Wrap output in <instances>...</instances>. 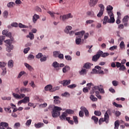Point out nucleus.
Instances as JSON below:
<instances>
[{
	"label": "nucleus",
	"instance_id": "9b49d317",
	"mask_svg": "<svg viewBox=\"0 0 129 129\" xmlns=\"http://www.w3.org/2000/svg\"><path fill=\"white\" fill-rule=\"evenodd\" d=\"M81 109V111H82L83 112H85V116L87 117H88V116H89V112L88 111V110H87V109L84 107V106H81L80 108Z\"/></svg>",
	"mask_w": 129,
	"mask_h": 129
},
{
	"label": "nucleus",
	"instance_id": "6ab92c4d",
	"mask_svg": "<svg viewBox=\"0 0 129 129\" xmlns=\"http://www.w3.org/2000/svg\"><path fill=\"white\" fill-rule=\"evenodd\" d=\"M95 69H98V73H99V74H104V72L101 70V67L99 66H96L95 67Z\"/></svg>",
	"mask_w": 129,
	"mask_h": 129
},
{
	"label": "nucleus",
	"instance_id": "58836bf2",
	"mask_svg": "<svg viewBox=\"0 0 129 129\" xmlns=\"http://www.w3.org/2000/svg\"><path fill=\"white\" fill-rule=\"evenodd\" d=\"M77 85L75 84H73L72 85H70L68 86V88H70V89H73L74 88H75V87H77Z\"/></svg>",
	"mask_w": 129,
	"mask_h": 129
},
{
	"label": "nucleus",
	"instance_id": "338daca9",
	"mask_svg": "<svg viewBox=\"0 0 129 129\" xmlns=\"http://www.w3.org/2000/svg\"><path fill=\"white\" fill-rule=\"evenodd\" d=\"M112 83L113 86H117V84H118L117 81H113L112 82Z\"/></svg>",
	"mask_w": 129,
	"mask_h": 129
},
{
	"label": "nucleus",
	"instance_id": "a211bd4d",
	"mask_svg": "<svg viewBox=\"0 0 129 129\" xmlns=\"http://www.w3.org/2000/svg\"><path fill=\"white\" fill-rule=\"evenodd\" d=\"M98 52H101V53H100V57H103V58H105V57H107V56H108V55H109L108 53H103V51L101 50H99Z\"/></svg>",
	"mask_w": 129,
	"mask_h": 129
},
{
	"label": "nucleus",
	"instance_id": "5fc2aeb1",
	"mask_svg": "<svg viewBox=\"0 0 129 129\" xmlns=\"http://www.w3.org/2000/svg\"><path fill=\"white\" fill-rule=\"evenodd\" d=\"M65 58L66 60H68V61H71L72 60V57L70 55H65Z\"/></svg>",
	"mask_w": 129,
	"mask_h": 129
},
{
	"label": "nucleus",
	"instance_id": "052dcab7",
	"mask_svg": "<svg viewBox=\"0 0 129 129\" xmlns=\"http://www.w3.org/2000/svg\"><path fill=\"white\" fill-rule=\"evenodd\" d=\"M73 119L74 120L75 123L77 124L78 123V119L77 116H73Z\"/></svg>",
	"mask_w": 129,
	"mask_h": 129
},
{
	"label": "nucleus",
	"instance_id": "c9c22d12",
	"mask_svg": "<svg viewBox=\"0 0 129 129\" xmlns=\"http://www.w3.org/2000/svg\"><path fill=\"white\" fill-rule=\"evenodd\" d=\"M80 75H86V73H87V72L86 71V70L85 69H82L80 72H79Z\"/></svg>",
	"mask_w": 129,
	"mask_h": 129
},
{
	"label": "nucleus",
	"instance_id": "49530a36",
	"mask_svg": "<svg viewBox=\"0 0 129 129\" xmlns=\"http://www.w3.org/2000/svg\"><path fill=\"white\" fill-rule=\"evenodd\" d=\"M94 22V20H87L86 21V26H87V25H88L89 24H93V22Z\"/></svg>",
	"mask_w": 129,
	"mask_h": 129
},
{
	"label": "nucleus",
	"instance_id": "37998d69",
	"mask_svg": "<svg viewBox=\"0 0 129 129\" xmlns=\"http://www.w3.org/2000/svg\"><path fill=\"white\" fill-rule=\"evenodd\" d=\"M129 17L128 16H125L122 19L123 23H125V22H128Z\"/></svg>",
	"mask_w": 129,
	"mask_h": 129
},
{
	"label": "nucleus",
	"instance_id": "4be33fe9",
	"mask_svg": "<svg viewBox=\"0 0 129 129\" xmlns=\"http://www.w3.org/2000/svg\"><path fill=\"white\" fill-rule=\"evenodd\" d=\"M87 16H90L91 18H95V14L93 11H88L87 12Z\"/></svg>",
	"mask_w": 129,
	"mask_h": 129
},
{
	"label": "nucleus",
	"instance_id": "dca6fc26",
	"mask_svg": "<svg viewBox=\"0 0 129 129\" xmlns=\"http://www.w3.org/2000/svg\"><path fill=\"white\" fill-rule=\"evenodd\" d=\"M0 125L2 126V128L7 129L8 127H9V123L6 122H1L0 123Z\"/></svg>",
	"mask_w": 129,
	"mask_h": 129
},
{
	"label": "nucleus",
	"instance_id": "cd10ccee",
	"mask_svg": "<svg viewBox=\"0 0 129 129\" xmlns=\"http://www.w3.org/2000/svg\"><path fill=\"white\" fill-rule=\"evenodd\" d=\"M59 66H60V64L58 63V62L57 61H54L52 64V66L54 67V68H59Z\"/></svg>",
	"mask_w": 129,
	"mask_h": 129
},
{
	"label": "nucleus",
	"instance_id": "7c9ffc66",
	"mask_svg": "<svg viewBox=\"0 0 129 129\" xmlns=\"http://www.w3.org/2000/svg\"><path fill=\"white\" fill-rule=\"evenodd\" d=\"M24 65L26 68L29 70V71H32V70L33 69V67H32V66L26 62L24 63Z\"/></svg>",
	"mask_w": 129,
	"mask_h": 129
},
{
	"label": "nucleus",
	"instance_id": "0e129e2a",
	"mask_svg": "<svg viewBox=\"0 0 129 129\" xmlns=\"http://www.w3.org/2000/svg\"><path fill=\"white\" fill-rule=\"evenodd\" d=\"M59 59H64V55L61 53H59L58 56H57Z\"/></svg>",
	"mask_w": 129,
	"mask_h": 129
},
{
	"label": "nucleus",
	"instance_id": "393cba45",
	"mask_svg": "<svg viewBox=\"0 0 129 129\" xmlns=\"http://www.w3.org/2000/svg\"><path fill=\"white\" fill-rule=\"evenodd\" d=\"M72 30V27L71 26H67L64 29V32L66 34H69V31H71Z\"/></svg>",
	"mask_w": 129,
	"mask_h": 129
},
{
	"label": "nucleus",
	"instance_id": "8fccbe9b",
	"mask_svg": "<svg viewBox=\"0 0 129 129\" xmlns=\"http://www.w3.org/2000/svg\"><path fill=\"white\" fill-rule=\"evenodd\" d=\"M15 6V3L13 2H10L7 4V7L8 8H12V7H14Z\"/></svg>",
	"mask_w": 129,
	"mask_h": 129
},
{
	"label": "nucleus",
	"instance_id": "e433bc0d",
	"mask_svg": "<svg viewBox=\"0 0 129 129\" xmlns=\"http://www.w3.org/2000/svg\"><path fill=\"white\" fill-rule=\"evenodd\" d=\"M6 36V37H8L9 38H10L11 41H14V38L12 37V33L8 32Z\"/></svg>",
	"mask_w": 129,
	"mask_h": 129
},
{
	"label": "nucleus",
	"instance_id": "4c0bfd02",
	"mask_svg": "<svg viewBox=\"0 0 129 129\" xmlns=\"http://www.w3.org/2000/svg\"><path fill=\"white\" fill-rule=\"evenodd\" d=\"M5 43L6 44H7L8 46H9V45H12V43H13V41H12V39H8L5 41Z\"/></svg>",
	"mask_w": 129,
	"mask_h": 129
},
{
	"label": "nucleus",
	"instance_id": "c756f323",
	"mask_svg": "<svg viewBox=\"0 0 129 129\" xmlns=\"http://www.w3.org/2000/svg\"><path fill=\"white\" fill-rule=\"evenodd\" d=\"M70 83H71V80H64L63 86H67V85H69Z\"/></svg>",
	"mask_w": 129,
	"mask_h": 129
},
{
	"label": "nucleus",
	"instance_id": "774afa93",
	"mask_svg": "<svg viewBox=\"0 0 129 129\" xmlns=\"http://www.w3.org/2000/svg\"><path fill=\"white\" fill-rule=\"evenodd\" d=\"M18 24L16 22L13 23L11 24L12 27H15V28H17V27H18Z\"/></svg>",
	"mask_w": 129,
	"mask_h": 129
},
{
	"label": "nucleus",
	"instance_id": "aec40b11",
	"mask_svg": "<svg viewBox=\"0 0 129 129\" xmlns=\"http://www.w3.org/2000/svg\"><path fill=\"white\" fill-rule=\"evenodd\" d=\"M93 64L90 63L89 62H87L84 64V68H86V69H90L91 68V66H92Z\"/></svg>",
	"mask_w": 129,
	"mask_h": 129
},
{
	"label": "nucleus",
	"instance_id": "c03bdc74",
	"mask_svg": "<svg viewBox=\"0 0 129 129\" xmlns=\"http://www.w3.org/2000/svg\"><path fill=\"white\" fill-rule=\"evenodd\" d=\"M125 47V45L124 44V42L123 41H121L120 43V49H124Z\"/></svg>",
	"mask_w": 129,
	"mask_h": 129
},
{
	"label": "nucleus",
	"instance_id": "69168bd1",
	"mask_svg": "<svg viewBox=\"0 0 129 129\" xmlns=\"http://www.w3.org/2000/svg\"><path fill=\"white\" fill-rule=\"evenodd\" d=\"M104 121H105V120H104V119H103V118H100L98 121L99 124H101V123H102V122H103Z\"/></svg>",
	"mask_w": 129,
	"mask_h": 129
},
{
	"label": "nucleus",
	"instance_id": "2eb2a0df",
	"mask_svg": "<svg viewBox=\"0 0 129 129\" xmlns=\"http://www.w3.org/2000/svg\"><path fill=\"white\" fill-rule=\"evenodd\" d=\"M20 91L21 93H26V92H30L31 90L29 88H26L25 87H22L20 89Z\"/></svg>",
	"mask_w": 129,
	"mask_h": 129
},
{
	"label": "nucleus",
	"instance_id": "9d476101",
	"mask_svg": "<svg viewBox=\"0 0 129 129\" xmlns=\"http://www.w3.org/2000/svg\"><path fill=\"white\" fill-rule=\"evenodd\" d=\"M92 90H93L94 91H100V93H104V90L103 88H99L98 86H94L92 87Z\"/></svg>",
	"mask_w": 129,
	"mask_h": 129
},
{
	"label": "nucleus",
	"instance_id": "f03ea898",
	"mask_svg": "<svg viewBox=\"0 0 129 129\" xmlns=\"http://www.w3.org/2000/svg\"><path fill=\"white\" fill-rule=\"evenodd\" d=\"M62 108L58 106H54L52 109V116L53 117H57L60 114H61V111Z\"/></svg>",
	"mask_w": 129,
	"mask_h": 129
},
{
	"label": "nucleus",
	"instance_id": "20e7f679",
	"mask_svg": "<svg viewBox=\"0 0 129 129\" xmlns=\"http://www.w3.org/2000/svg\"><path fill=\"white\" fill-rule=\"evenodd\" d=\"M7 63L4 61H0V68H2V75H6L7 73Z\"/></svg>",
	"mask_w": 129,
	"mask_h": 129
},
{
	"label": "nucleus",
	"instance_id": "f8f14e48",
	"mask_svg": "<svg viewBox=\"0 0 129 129\" xmlns=\"http://www.w3.org/2000/svg\"><path fill=\"white\" fill-rule=\"evenodd\" d=\"M98 2V0H90L89 2V6L90 7H95V6H96Z\"/></svg>",
	"mask_w": 129,
	"mask_h": 129
},
{
	"label": "nucleus",
	"instance_id": "473e14b6",
	"mask_svg": "<svg viewBox=\"0 0 129 129\" xmlns=\"http://www.w3.org/2000/svg\"><path fill=\"white\" fill-rule=\"evenodd\" d=\"M29 35H27V38H30V40H34V34L32 32H29Z\"/></svg>",
	"mask_w": 129,
	"mask_h": 129
},
{
	"label": "nucleus",
	"instance_id": "f704fd0d",
	"mask_svg": "<svg viewBox=\"0 0 129 129\" xmlns=\"http://www.w3.org/2000/svg\"><path fill=\"white\" fill-rule=\"evenodd\" d=\"M65 119H66L70 124H73L74 123L73 120H70V117H66Z\"/></svg>",
	"mask_w": 129,
	"mask_h": 129
},
{
	"label": "nucleus",
	"instance_id": "6e6552de",
	"mask_svg": "<svg viewBox=\"0 0 129 129\" xmlns=\"http://www.w3.org/2000/svg\"><path fill=\"white\" fill-rule=\"evenodd\" d=\"M107 23H109L110 24H112L114 23V21H112V19H109L108 17L107 16H106L104 17L103 24V25H106Z\"/></svg>",
	"mask_w": 129,
	"mask_h": 129
},
{
	"label": "nucleus",
	"instance_id": "423d86ee",
	"mask_svg": "<svg viewBox=\"0 0 129 129\" xmlns=\"http://www.w3.org/2000/svg\"><path fill=\"white\" fill-rule=\"evenodd\" d=\"M109 115H111V111L110 110H107L104 114V120L106 123H108V120H109Z\"/></svg>",
	"mask_w": 129,
	"mask_h": 129
},
{
	"label": "nucleus",
	"instance_id": "09e8293b",
	"mask_svg": "<svg viewBox=\"0 0 129 129\" xmlns=\"http://www.w3.org/2000/svg\"><path fill=\"white\" fill-rule=\"evenodd\" d=\"M35 58V56L33 54H29L28 56V60H33Z\"/></svg>",
	"mask_w": 129,
	"mask_h": 129
},
{
	"label": "nucleus",
	"instance_id": "4d7b16f0",
	"mask_svg": "<svg viewBox=\"0 0 129 129\" xmlns=\"http://www.w3.org/2000/svg\"><path fill=\"white\" fill-rule=\"evenodd\" d=\"M3 14L4 18H5V19H7V18H8V16H9V13L8 12V11H4Z\"/></svg>",
	"mask_w": 129,
	"mask_h": 129
},
{
	"label": "nucleus",
	"instance_id": "ea45409f",
	"mask_svg": "<svg viewBox=\"0 0 129 129\" xmlns=\"http://www.w3.org/2000/svg\"><path fill=\"white\" fill-rule=\"evenodd\" d=\"M90 98L91 100H92V101H97V99L96 97H94V95H92L90 96Z\"/></svg>",
	"mask_w": 129,
	"mask_h": 129
},
{
	"label": "nucleus",
	"instance_id": "a878e982",
	"mask_svg": "<svg viewBox=\"0 0 129 129\" xmlns=\"http://www.w3.org/2000/svg\"><path fill=\"white\" fill-rule=\"evenodd\" d=\"M70 70V67L68 66H66L63 69H62V72L63 73H66L67 71H69Z\"/></svg>",
	"mask_w": 129,
	"mask_h": 129
},
{
	"label": "nucleus",
	"instance_id": "c85d7f7f",
	"mask_svg": "<svg viewBox=\"0 0 129 129\" xmlns=\"http://www.w3.org/2000/svg\"><path fill=\"white\" fill-rule=\"evenodd\" d=\"M8 67L9 68L14 67V61L13 60H10L8 61Z\"/></svg>",
	"mask_w": 129,
	"mask_h": 129
},
{
	"label": "nucleus",
	"instance_id": "2f4dec72",
	"mask_svg": "<svg viewBox=\"0 0 129 129\" xmlns=\"http://www.w3.org/2000/svg\"><path fill=\"white\" fill-rule=\"evenodd\" d=\"M119 127V121L116 120L114 122V128L118 129Z\"/></svg>",
	"mask_w": 129,
	"mask_h": 129
},
{
	"label": "nucleus",
	"instance_id": "4468645a",
	"mask_svg": "<svg viewBox=\"0 0 129 129\" xmlns=\"http://www.w3.org/2000/svg\"><path fill=\"white\" fill-rule=\"evenodd\" d=\"M45 90L46 91H50V92H53V86L51 85H48L45 87Z\"/></svg>",
	"mask_w": 129,
	"mask_h": 129
},
{
	"label": "nucleus",
	"instance_id": "864d4df0",
	"mask_svg": "<svg viewBox=\"0 0 129 129\" xmlns=\"http://www.w3.org/2000/svg\"><path fill=\"white\" fill-rule=\"evenodd\" d=\"M59 54H60V51H54L53 52V56L55 57V58H57L58 56H59Z\"/></svg>",
	"mask_w": 129,
	"mask_h": 129
},
{
	"label": "nucleus",
	"instance_id": "603ef678",
	"mask_svg": "<svg viewBox=\"0 0 129 129\" xmlns=\"http://www.w3.org/2000/svg\"><path fill=\"white\" fill-rule=\"evenodd\" d=\"M12 95H13L14 97H15L17 99H20V95L15 93H13Z\"/></svg>",
	"mask_w": 129,
	"mask_h": 129
},
{
	"label": "nucleus",
	"instance_id": "f257e3e1",
	"mask_svg": "<svg viewBox=\"0 0 129 129\" xmlns=\"http://www.w3.org/2000/svg\"><path fill=\"white\" fill-rule=\"evenodd\" d=\"M84 34H85L84 30L75 33V35L78 36L76 37V44L77 45H79L80 43H81V38H83V35H84Z\"/></svg>",
	"mask_w": 129,
	"mask_h": 129
},
{
	"label": "nucleus",
	"instance_id": "e2e57ef3",
	"mask_svg": "<svg viewBox=\"0 0 129 129\" xmlns=\"http://www.w3.org/2000/svg\"><path fill=\"white\" fill-rule=\"evenodd\" d=\"M47 60V57L46 56H43V57L40 58V61L41 62H45V61Z\"/></svg>",
	"mask_w": 129,
	"mask_h": 129
},
{
	"label": "nucleus",
	"instance_id": "39448f33",
	"mask_svg": "<svg viewBox=\"0 0 129 129\" xmlns=\"http://www.w3.org/2000/svg\"><path fill=\"white\" fill-rule=\"evenodd\" d=\"M72 18H73V16L72 14H71V13L63 15L62 16H60L59 17L60 19H61L63 22L66 21V20H68V19H72Z\"/></svg>",
	"mask_w": 129,
	"mask_h": 129
},
{
	"label": "nucleus",
	"instance_id": "5701e85b",
	"mask_svg": "<svg viewBox=\"0 0 129 129\" xmlns=\"http://www.w3.org/2000/svg\"><path fill=\"white\" fill-rule=\"evenodd\" d=\"M108 15L110 17V19H111L112 21L115 22V20L114 19V16H113V13H112V11L108 12Z\"/></svg>",
	"mask_w": 129,
	"mask_h": 129
},
{
	"label": "nucleus",
	"instance_id": "a18cd8bd",
	"mask_svg": "<svg viewBox=\"0 0 129 129\" xmlns=\"http://www.w3.org/2000/svg\"><path fill=\"white\" fill-rule=\"evenodd\" d=\"M23 100L24 101L25 103H27V102H30V97H25L24 98Z\"/></svg>",
	"mask_w": 129,
	"mask_h": 129
},
{
	"label": "nucleus",
	"instance_id": "a19ab883",
	"mask_svg": "<svg viewBox=\"0 0 129 129\" xmlns=\"http://www.w3.org/2000/svg\"><path fill=\"white\" fill-rule=\"evenodd\" d=\"M6 39L5 36H0V45L3 44V41L5 40Z\"/></svg>",
	"mask_w": 129,
	"mask_h": 129
},
{
	"label": "nucleus",
	"instance_id": "412c9836",
	"mask_svg": "<svg viewBox=\"0 0 129 129\" xmlns=\"http://www.w3.org/2000/svg\"><path fill=\"white\" fill-rule=\"evenodd\" d=\"M44 126V124L41 122H39L37 123L34 124V126L36 127V128H40V127H42Z\"/></svg>",
	"mask_w": 129,
	"mask_h": 129
},
{
	"label": "nucleus",
	"instance_id": "bb28decb",
	"mask_svg": "<svg viewBox=\"0 0 129 129\" xmlns=\"http://www.w3.org/2000/svg\"><path fill=\"white\" fill-rule=\"evenodd\" d=\"M91 119H92V120H94L96 124H97V123H98V118L97 117L95 116H92L91 117Z\"/></svg>",
	"mask_w": 129,
	"mask_h": 129
},
{
	"label": "nucleus",
	"instance_id": "6e6d98bb",
	"mask_svg": "<svg viewBox=\"0 0 129 129\" xmlns=\"http://www.w3.org/2000/svg\"><path fill=\"white\" fill-rule=\"evenodd\" d=\"M36 58L37 59H40L41 57H43V54L42 53H39L38 54L36 55Z\"/></svg>",
	"mask_w": 129,
	"mask_h": 129
},
{
	"label": "nucleus",
	"instance_id": "1a4fd4ad",
	"mask_svg": "<svg viewBox=\"0 0 129 129\" xmlns=\"http://www.w3.org/2000/svg\"><path fill=\"white\" fill-rule=\"evenodd\" d=\"M101 53V51L100 52H97L96 53V54H95V55L93 56L92 57V61H93L94 62H96L97 61V60L99 59V58H100V54Z\"/></svg>",
	"mask_w": 129,
	"mask_h": 129
},
{
	"label": "nucleus",
	"instance_id": "f3484780",
	"mask_svg": "<svg viewBox=\"0 0 129 129\" xmlns=\"http://www.w3.org/2000/svg\"><path fill=\"white\" fill-rule=\"evenodd\" d=\"M40 16L37 14H34L33 16L32 21L34 24H36L37 23V21H38V19H39Z\"/></svg>",
	"mask_w": 129,
	"mask_h": 129
},
{
	"label": "nucleus",
	"instance_id": "ddd939ff",
	"mask_svg": "<svg viewBox=\"0 0 129 129\" xmlns=\"http://www.w3.org/2000/svg\"><path fill=\"white\" fill-rule=\"evenodd\" d=\"M95 92L96 93V96H97V98L98 99H101V95L99 94V91H94L93 90H92L91 91V94H93Z\"/></svg>",
	"mask_w": 129,
	"mask_h": 129
},
{
	"label": "nucleus",
	"instance_id": "0eeeda50",
	"mask_svg": "<svg viewBox=\"0 0 129 129\" xmlns=\"http://www.w3.org/2000/svg\"><path fill=\"white\" fill-rule=\"evenodd\" d=\"M99 7L100 8V10L97 17H98V18H101L102 15H103V12H104V6H103V4H101L99 5Z\"/></svg>",
	"mask_w": 129,
	"mask_h": 129
},
{
	"label": "nucleus",
	"instance_id": "79ce46f5",
	"mask_svg": "<svg viewBox=\"0 0 129 129\" xmlns=\"http://www.w3.org/2000/svg\"><path fill=\"white\" fill-rule=\"evenodd\" d=\"M126 69V68H125V66H124V65L123 64H122L121 67H120V68H119V71H124V70H125Z\"/></svg>",
	"mask_w": 129,
	"mask_h": 129
},
{
	"label": "nucleus",
	"instance_id": "72a5a7b5",
	"mask_svg": "<svg viewBox=\"0 0 129 129\" xmlns=\"http://www.w3.org/2000/svg\"><path fill=\"white\" fill-rule=\"evenodd\" d=\"M112 104L113 105H114V106H115V107H117L119 108H121V107H122V105L121 104H118L116 103L115 102H113Z\"/></svg>",
	"mask_w": 129,
	"mask_h": 129
},
{
	"label": "nucleus",
	"instance_id": "b1692460",
	"mask_svg": "<svg viewBox=\"0 0 129 129\" xmlns=\"http://www.w3.org/2000/svg\"><path fill=\"white\" fill-rule=\"evenodd\" d=\"M13 49H14V45L12 44L8 45L7 47L6 48V50L7 52H11Z\"/></svg>",
	"mask_w": 129,
	"mask_h": 129
},
{
	"label": "nucleus",
	"instance_id": "13d9d810",
	"mask_svg": "<svg viewBox=\"0 0 129 129\" xmlns=\"http://www.w3.org/2000/svg\"><path fill=\"white\" fill-rule=\"evenodd\" d=\"M47 13L51 16L52 18H54L55 17L54 15L56 14L55 13L52 12L51 11H48Z\"/></svg>",
	"mask_w": 129,
	"mask_h": 129
},
{
	"label": "nucleus",
	"instance_id": "680f3d73",
	"mask_svg": "<svg viewBox=\"0 0 129 129\" xmlns=\"http://www.w3.org/2000/svg\"><path fill=\"white\" fill-rule=\"evenodd\" d=\"M112 10H113V8L111 6L109 5L107 6V11H109V12H110Z\"/></svg>",
	"mask_w": 129,
	"mask_h": 129
},
{
	"label": "nucleus",
	"instance_id": "3c124183",
	"mask_svg": "<svg viewBox=\"0 0 129 129\" xmlns=\"http://www.w3.org/2000/svg\"><path fill=\"white\" fill-rule=\"evenodd\" d=\"M31 123H32V119H29L26 122V125H27V126H30L31 125Z\"/></svg>",
	"mask_w": 129,
	"mask_h": 129
},
{
	"label": "nucleus",
	"instance_id": "bf43d9fd",
	"mask_svg": "<svg viewBox=\"0 0 129 129\" xmlns=\"http://www.w3.org/2000/svg\"><path fill=\"white\" fill-rule=\"evenodd\" d=\"M25 72L24 71H22L21 72L18 76V78H21V77H22V76H23V75H24V74H25Z\"/></svg>",
	"mask_w": 129,
	"mask_h": 129
},
{
	"label": "nucleus",
	"instance_id": "7ed1b4c3",
	"mask_svg": "<svg viewBox=\"0 0 129 129\" xmlns=\"http://www.w3.org/2000/svg\"><path fill=\"white\" fill-rule=\"evenodd\" d=\"M69 114H73L74 113V111L71 109H67L66 112H63L61 116H59L61 120H65L66 117L68 116Z\"/></svg>",
	"mask_w": 129,
	"mask_h": 129
},
{
	"label": "nucleus",
	"instance_id": "de8ad7c7",
	"mask_svg": "<svg viewBox=\"0 0 129 129\" xmlns=\"http://www.w3.org/2000/svg\"><path fill=\"white\" fill-rule=\"evenodd\" d=\"M94 114L97 116H100L101 115V112L100 111H95Z\"/></svg>",
	"mask_w": 129,
	"mask_h": 129
}]
</instances>
